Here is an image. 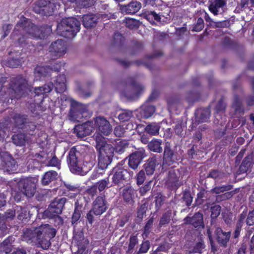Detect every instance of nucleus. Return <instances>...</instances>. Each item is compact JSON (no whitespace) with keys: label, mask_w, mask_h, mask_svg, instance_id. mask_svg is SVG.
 <instances>
[{"label":"nucleus","mask_w":254,"mask_h":254,"mask_svg":"<svg viewBox=\"0 0 254 254\" xmlns=\"http://www.w3.org/2000/svg\"><path fill=\"white\" fill-rule=\"evenodd\" d=\"M57 234V230L49 224H42L38 227L27 229L24 238L27 241H37L41 248L47 250L51 245V240Z\"/></svg>","instance_id":"1"},{"label":"nucleus","mask_w":254,"mask_h":254,"mask_svg":"<svg viewBox=\"0 0 254 254\" xmlns=\"http://www.w3.org/2000/svg\"><path fill=\"white\" fill-rule=\"evenodd\" d=\"M21 27L24 29L27 35L35 39H44L52 32L50 26L43 25L39 27L33 24L29 19L24 17H21L15 25V33Z\"/></svg>","instance_id":"2"},{"label":"nucleus","mask_w":254,"mask_h":254,"mask_svg":"<svg viewBox=\"0 0 254 254\" xmlns=\"http://www.w3.org/2000/svg\"><path fill=\"white\" fill-rule=\"evenodd\" d=\"M85 152L78 149L76 147H72L68 154L67 161L70 171L72 173L83 175L88 170L83 167Z\"/></svg>","instance_id":"3"},{"label":"nucleus","mask_w":254,"mask_h":254,"mask_svg":"<svg viewBox=\"0 0 254 254\" xmlns=\"http://www.w3.org/2000/svg\"><path fill=\"white\" fill-rule=\"evenodd\" d=\"M80 29V22L74 17L63 19L57 25V30L60 35L66 38H73Z\"/></svg>","instance_id":"4"},{"label":"nucleus","mask_w":254,"mask_h":254,"mask_svg":"<svg viewBox=\"0 0 254 254\" xmlns=\"http://www.w3.org/2000/svg\"><path fill=\"white\" fill-rule=\"evenodd\" d=\"M55 87V90L59 93L64 92L66 89V78L64 74L60 75L54 80V84L53 82H49L42 86L35 87L34 93L35 96H39L50 92Z\"/></svg>","instance_id":"5"},{"label":"nucleus","mask_w":254,"mask_h":254,"mask_svg":"<svg viewBox=\"0 0 254 254\" xmlns=\"http://www.w3.org/2000/svg\"><path fill=\"white\" fill-rule=\"evenodd\" d=\"M112 174V184L110 187H117L121 189L127 182V175L132 176L133 173L132 171H128L125 169L122 165L118 164L113 168Z\"/></svg>","instance_id":"6"},{"label":"nucleus","mask_w":254,"mask_h":254,"mask_svg":"<svg viewBox=\"0 0 254 254\" xmlns=\"http://www.w3.org/2000/svg\"><path fill=\"white\" fill-rule=\"evenodd\" d=\"M33 156L37 158L43 166L55 167L58 170L61 168V161L53 152L42 150L36 153Z\"/></svg>","instance_id":"7"},{"label":"nucleus","mask_w":254,"mask_h":254,"mask_svg":"<svg viewBox=\"0 0 254 254\" xmlns=\"http://www.w3.org/2000/svg\"><path fill=\"white\" fill-rule=\"evenodd\" d=\"M124 84L125 89L123 94L129 99H136L144 89L143 86L137 83L132 77H127Z\"/></svg>","instance_id":"8"},{"label":"nucleus","mask_w":254,"mask_h":254,"mask_svg":"<svg viewBox=\"0 0 254 254\" xmlns=\"http://www.w3.org/2000/svg\"><path fill=\"white\" fill-rule=\"evenodd\" d=\"M88 116L86 106L76 102L70 100V109L69 117L71 121L78 122L82 121V119Z\"/></svg>","instance_id":"9"},{"label":"nucleus","mask_w":254,"mask_h":254,"mask_svg":"<svg viewBox=\"0 0 254 254\" xmlns=\"http://www.w3.org/2000/svg\"><path fill=\"white\" fill-rule=\"evenodd\" d=\"M95 140L99 155L113 159L115 148L112 145L107 143L106 138L102 134L97 133L95 135Z\"/></svg>","instance_id":"10"},{"label":"nucleus","mask_w":254,"mask_h":254,"mask_svg":"<svg viewBox=\"0 0 254 254\" xmlns=\"http://www.w3.org/2000/svg\"><path fill=\"white\" fill-rule=\"evenodd\" d=\"M9 85L15 94L12 96L16 98H20L24 94L28 87L27 80L21 75L12 77Z\"/></svg>","instance_id":"11"},{"label":"nucleus","mask_w":254,"mask_h":254,"mask_svg":"<svg viewBox=\"0 0 254 254\" xmlns=\"http://www.w3.org/2000/svg\"><path fill=\"white\" fill-rule=\"evenodd\" d=\"M18 189L24 196L31 198L34 196L36 191L35 179L29 178L21 179L18 183Z\"/></svg>","instance_id":"12"},{"label":"nucleus","mask_w":254,"mask_h":254,"mask_svg":"<svg viewBox=\"0 0 254 254\" xmlns=\"http://www.w3.org/2000/svg\"><path fill=\"white\" fill-rule=\"evenodd\" d=\"M93 121L95 127L99 131V132H97L94 134V138L95 135L97 133H100V134L102 133L104 135H108L111 133L112 130V127L106 118L103 116H98L94 118Z\"/></svg>","instance_id":"13"},{"label":"nucleus","mask_w":254,"mask_h":254,"mask_svg":"<svg viewBox=\"0 0 254 254\" xmlns=\"http://www.w3.org/2000/svg\"><path fill=\"white\" fill-rule=\"evenodd\" d=\"M146 156V153L144 148H138L127 157L128 166L134 170L137 169L139 165L142 162L143 159Z\"/></svg>","instance_id":"14"},{"label":"nucleus","mask_w":254,"mask_h":254,"mask_svg":"<svg viewBox=\"0 0 254 254\" xmlns=\"http://www.w3.org/2000/svg\"><path fill=\"white\" fill-rule=\"evenodd\" d=\"M67 199L65 197L55 198L49 205L48 209L44 212L45 216H51L52 214H60Z\"/></svg>","instance_id":"15"},{"label":"nucleus","mask_w":254,"mask_h":254,"mask_svg":"<svg viewBox=\"0 0 254 254\" xmlns=\"http://www.w3.org/2000/svg\"><path fill=\"white\" fill-rule=\"evenodd\" d=\"M65 42L62 39H58L52 42L49 47V52L57 57L64 55L66 52Z\"/></svg>","instance_id":"16"},{"label":"nucleus","mask_w":254,"mask_h":254,"mask_svg":"<svg viewBox=\"0 0 254 254\" xmlns=\"http://www.w3.org/2000/svg\"><path fill=\"white\" fill-rule=\"evenodd\" d=\"M108 209L107 202L105 196H98L92 203L91 209L95 212V216L104 213Z\"/></svg>","instance_id":"17"},{"label":"nucleus","mask_w":254,"mask_h":254,"mask_svg":"<svg viewBox=\"0 0 254 254\" xmlns=\"http://www.w3.org/2000/svg\"><path fill=\"white\" fill-rule=\"evenodd\" d=\"M184 221L185 224H190L195 228L203 229L204 228L203 215L199 212L195 213L191 217L187 216L185 218Z\"/></svg>","instance_id":"18"},{"label":"nucleus","mask_w":254,"mask_h":254,"mask_svg":"<svg viewBox=\"0 0 254 254\" xmlns=\"http://www.w3.org/2000/svg\"><path fill=\"white\" fill-rule=\"evenodd\" d=\"M94 130L93 124L91 122L76 126L74 128V132L79 138H83L90 135Z\"/></svg>","instance_id":"19"},{"label":"nucleus","mask_w":254,"mask_h":254,"mask_svg":"<svg viewBox=\"0 0 254 254\" xmlns=\"http://www.w3.org/2000/svg\"><path fill=\"white\" fill-rule=\"evenodd\" d=\"M216 240L220 246L226 248L231 236L230 231H223L221 228L217 227L214 232Z\"/></svg>","instance_id":"20"},{"label":"nucleus","mask_w":254,"mask_h":254,"mask_svg":"<svg viewBox=\"0 0 254 254\" xmlns=\"http://www.w3.org/2000/svg\"><path fill=\"white\" fill-rule=\"evenodd\" d=\"M175 162L174 151L169 142H166L164 147L163 165L170 166Z\"/></svg>","instance_id":"21"},{"label":"nucleus","mask_w":254,"mask_h":254,"mask_svg":"<svg viewBox=\"0 0 254 254\" xmlns=\"http://www.w3.org/2000/svg\"><path fill=\"white\" fill-rule=\"evenodd\" d=\"M9 57L6 61L7 66L12 68H15L18 66L21 65L24 62V59L21 56V52L17 51H9Z\"/></svg>","instance_id":"22"},{"label":"nucleus","mask_w":254,"mask_h":254,"mask_svg":"<svg viewBox=\"0 0 254 254\" xmlns=\"http://www.w3.org/2000/svg\"><path fill=\"white\" fill-rule=\"evenodd\" d=\"M225 0H208V9L215 15L222 14L226 6Z\"/></svg>","instance_id":"23"},{"label":"nucleus","mask_w":254,"mask_h":254,"mask_svg":"<svg viewBox=\"0 0 254 254\" xmlns=\"http://www.w3.org/2000/svg\"><path fill=\"white\" fill-rule=\"evenodd\" d=\"M160 157L154 155L149 158L143 165V168L147 175H152L155 170L156 167L160 164Z\"/></svg>","instance_id":"24"},{"label":"nucleus","mask_w":254,"mask_h":254,"mask_svg":"<svg viewBox=\"0 0 254 254\" xmlns=\"http://www.w3.org/2000/svg\"><path fill=\"white\" fill-rule=\"evenodd\" d=\"M15 30L16 29L15 27L13 31L10 36L11 39L15 42H17L19 46L22 47L27 44L28 43L27 38L24 34H26L24 29L22 27L20 28L19 29L17 30L15 33H14Z\"/></svg>","instance_id":"25"},{"label":"nucleus","mask_w":254,"mask_h":254,"mask_svg":"<svg viewBox=\"0 0 254 254\" xmlns=\"http://www.w3.org/2000/svg\"><path fill=\"white\" fill-rule=\"evenodd\" d=\"M122 195L124 200L128 204L132 205L134 198L136 196V190L130 186H126L122 191Z\"/></svg>","instance_id":"26"},{"label":"nucleus","mask_w":254,"mask_h":254,"mask_svg":"<svg viewBox=\"0 0 254 254\" xmlns=\"http://www.w3.org/2000/svg\"><path fill=\"white\" fill-rule=\"evenodd\" d=\"M17 167L16 161L11 156L4 158L0 164V169L8 173L15 171Z\"/></svg>","instance_id":"27"},{"label":"nucleus","mask_w":254,"mask_h":254,"mask_svg":"<svg viewBox=\"0 0 254 254\" xmlns=\"http://www.w3.org/2000/svg\"><path fill=\"white\" fill-rule=\"evenodd\" d=\"M44 95H40L42 96L41 101L39 103H31L29 105V109L31 112L32 113L33 116H38L44 111H45L47 108V106L45 104V101L43 100Z\"/></svg>","instance_id":"28"},{"label":"nucleus","mask_w":254,"mask_h":254,"mask_svg":"<svg viewBox=\"0 0 254 254\" xmlns=\"http://www.w3.org/2000/svg\"><path fill=\"white\" fill-rule=\"evenodd\" d=\"M119 6L123 13L133 14L139 11L141 7V3L136 1H132L127 5H119Z\"/></svg>","instance_id":"29"},{"label":"nucleus","mask_w":254,"mask_h":254,"mask_svg":"<svg viewBox=\"0 0 254 254\" xmlns=\"http://www.w3.org/2000/svg\"><path fill=\"white\" fill-rule=\"evenodd\" d=\"M180 177V173L178 169H172L170 170L168 172L167 183L172 187L178 188L181 185L179 182Z\"/></svg>","instance_id":"30"},{"label":"nucleus","mask_w":254,"mask_h":254,"mask_svg":"<svg viewBox=\"0 0 254 254\" xmlns=\"http://www.w3.org/2000/svg\"><path fill=\"white\" fill-rule=\"evenodd\" d=\"M210 116V111L209 107L200 108L195 112V121L199 123L207 122Z\"/></svg>","instance_id":"31"},{"label":"nucleus","mask_w":254,"mask_h":254,"mask_svg":"<svg viewBox=\"0 0 254 254\" xmlns=\"http://www.w3.org/2000/svg\"><path fill=\"white\" fill-rule=\"evenodd\" d=\"M60 6V2L59 0H51V1L49 2L45 8L42 9L41 13L46 16L52 15Z\"/></svg>","instance_id":"32"},{"label":"nucleus","mask_w":254,"mask_h":254,"mask_svg":"<svg viewBox=\"0 0 254 254\" xmlns=\"http://www.w3.org/2000/svg\"><path fill=\"white\" fill-rule=\"evenodd\" d=\"M253 165V156L249 155L243 160L238 170V174L240 175L247 173Z\"/></svg>","instance_id":"33"},{"label":"nucleus","mask_w":254,"mask_h":254,"mask_svg":"<svg viewBox=\"0 0 254 254\" xmlns=\"http://www.w3.org/2000/svg\"><path fill=\"white\" fill-rule=\"evenodd\" d=\"M231 112H233L234 115H243L244 109L242 102L238 96H235L231 106Z\"/></svg>","instance_id":"34"},{"label":"nucleus","mask_w":254,"mask_h":254,"mask_svg":"<svg viewBox=\"0 0 254 254\" xmlns=\"http://www.w3.org/2000/svg\"><path fill=\"white\" fill-rule=\"evenodd\" d=\"M50 69L47 66H37L35 68L34 74L35 79L34 80L38 81L42 79L47 76H50L49 74Z\"/></svg>","instance_id":"35"},{"label":"nucleus","mask_w":254,"mask_h":254,"mask_svg":"<svg viewBox=\"0 0 254 254\" xmlns=\"http://www.w3.org/2000/svg\"><path fill=\"white\" fill-rule=\"evenodd\" d=\"M38 124L28 120L22 130L27 134L34 135L38 130Z\"/></svg>","instance_id":"36"},{"label":"nucleus","mask_w":254,"mask_h":254,"mask_svg":"<svg viewBox=\"0 0 254 254\" xmlns=\"http://www.w3.org/2000/svg\"><path fill=\"white\" fill-rule=\"evenodd\" d=\"M162 143V140L154 138L149 142L147 145V147L148 149L152 152L161 153L163 151Z\"/></svg>","instance_id":"37"},{"label":"nucleus","mask_w":254,"mask_h":254,"mask_svg":"<svg viewBox=\"0 0 254 254\" xmlns=\"http://www.w3.org/2000/svg\"><path fill=\"white\" fill-rule=\"evenodd\" d=\"M227 176V174L222 170L218 169H211L207 174L206 178H211L215 182L223 179Z\"/></svg>","instance_id":"38"},{"label":"nucleus","mask_w":254,"mask_h":254,"mask_svg":"<svg viewBox=\"0 0 254 254\" xmlns=\"http://www.w3.org/2000/svg\"><path fill=\"white\" fill-rule=\"evenodd\" d=\"M14 241L15 238L13 236H9L3 242L0 243V247L3 251L5 252V254H9L12 251Z\"/></svg>","instance_id":"39"},{"label":"nucleus","mask_w":254,"mask_h":254,"mask_svg":"<svg viewBox=\"0 0 254 254\" xmlns=\"http://www.w3.org/2000/svg\"><path fill=\"white\" fill-rule=\"evenodd\" d=\"M12 142L17 146L25 145L26 142H29V138L24 133H19L12 135Z\"/></svg>","instance_id":"40"},{"label":"nucleus","mask_w":254,"mask_h":254,"mask_svg":"<svg viewBox=\"0 0 254 254\" xmlns=\"http://www.w3.org/2000/svg\"><path fill=\"white\" fill-rule=\"evenodd\" d=\"M58 173L55 171H49L43 175L41 182L43 185L46 186L51 182L55 181L57 178Z\"/></svg>","instance_id":"41"},{"label":"nucleus","mask_w":254,"mask_h":254,"mask_svg":"<svg viewBox=\"0 0 254 254\" xmlns=\"http://www.w3.org/2000/svg\"><path fill=\"white\" fill-rule=\"evenodd\" d=\"M97 20V17L94 14L84 15L83 16V24L86 28H90L96 25Z\"/></svg>","instance_id":"42"},{"label":"nucleus","mask_w":254,"mask_h":254,"mask_svg":"<svg viewBox=\"0 0 254 254\" xmlns=\"http://www.w3.org/2000/svg\"><path fill=\"white\" fill-rule=\"evenodd\" d=\"M160 126L159 123L148 124L144 128L145 131L151 135H157L159 133Z\"/></svg>","instance_id":"43"},{"label":"nucleus","mask_w":254,"mask_h":254,"mask_svg":"<svg viewBox=\"0 0 254 254\" xmlns=\"http://www.w3.org/2000/svg\"><path fill=\"white\" fill-rule=\"evenodd\" d=\"M155 110V107L153 105L146 103L142 106L141 114L144 118L147 119L153 115Z\"/></svg>","instance_id":"44"},{"label":"nucleus","mask_w":254,"mask_h":254,"mask_svg":"<svg viewBox=\"0 0 254 254\" xmlns=\"http://www.w3.org/2000/svg\"><path fill=\"white\" fill-rule=\"evenodd\" d=\"M15 126L19 128L22 129L25 124L28 121L27 116L25 115L16 114L13 117Z\"/></svg>","instance_id":"45"},{"label":"nucleus","mask_w":254,"mask_h":254,"mask_svg":"<svg viewBox=\"0 0 254 254\" xmlns=\"http://www.w3.org/2000/svg\"><path fill=\"white\" fill-rule=\"evenodd\" d=\"M15 210L17 214V218L21 221L27 222L29 218V212L25 208L21 206H15Z\"/></svg>","instance_id":"46"},{"label":"nucleus","mask_w":254,"mask_h":254,"mask_svg":"<svg viewBox=\"0 0 254 254\" xmlns=\"http://www.w3.org/2000/svg\"><path fill=\"white\" fill-rule=\"evenodd\" d=\"M132 117V112L129 110H122L118 116L119 120L122 122L129 121Z\"/></svg>","instance_id":"47"},{"label":"nucleus","mask_w":254,"mask_h":254,"mask_svg":"<svg viewBox=\"0 0 254 254\" xmlns=\"http://www.w3.org/2000/svg\"><path fill=\"white\" fill-rule=\"evenodd\" d=\"M10 122L9 118L0 122V140L4 139L6 131L8 130Z\"/></svg>","instance_id":"48"},{"label":"nucleus","mask_w":254,"mask_h":254,"mask_svg":"<svg viewBox=\"0 0 254 254\" xmlns=\"http://www.w3.org/2000/svg\"><path fill=\"white\" fill-rule=\"evenodd\" d=\"M98 166L102 169H107L112 161V159L107 157L98 155Z\"/></svg>","instance_id":"49"},{"label":"nucleus","mask_w":254,"mask_h":254,"mask_svg":"<svg viewBox=\"0 0 254 254\" xmlns=\"http://www.w3.org/2000/svg\"><path fill=\"white\" fill-rule=\"evenodd\" d=\"M50 218L56 227L60 228L64 224V219L59 214H52L51 216H47Z\"/></svg>","instance_id":"50"},{"label":"nucleus","mask_w":254,"mask_h":254,"mask_svg":"<svg viewBox=\"0 0 254 254\" xmlns=\"http://www.w3.org/2000/svg\"><path fill=\"white\" fill-rule=\"evenodd\" d=\"M233 188L232 185L227 184L220 186L215 187L212 189L211 191L213 193L215 194H219L226 191H229Z\"/></svg>","instance_id":"51"},{"label":"nucleus","mask_w":254,"mask_h":254,"mask_svg":"<svg viewBox=\"0 0 254 254\" xmlns=\"http://www.w3.org/2000/svg\"><path fill=\"white\" fill-rule=\"evenodd\" d=\"M172 219V213L170 211H168L163 214L162 216L160 218V220L159 223V227H162L165 225L170 223L171 219Z\"/></svg>","instance_id":"52"},{"label":"nucleus","mask_w":254,"mask_h":254,"mask_svg":"<svg viewBox=\"0 0 254 254\" xmlns=\"http://www.w3.org/2000/svg\"><path fill=\"white\" fill-rule=\"evenodd\" d=\"M181 199L185 203L187 206H190L192 201V197L191 196L190 192L188 190H185L183 192V196Z\"/></svg>","instance_id":"53"},{"label":"nucleus","mask_w":254,"mask_h":254,"mask_svg":"<svg viewBox=\"0 0 254 254\" xmlns=\"http://www.w3.org/2000/svg\"><path fill=\"white\" fill-rule=\"evenodd\" d=\"M118 61L119 63L125 67H128L133 64H135L137 66L145 64V63L142 60H137L133 62H128L126 60L119 59Z\"/></svg>","instance_id":"54"},{"label":"nucleus","mask_w":254,"mask_h":254,"mask_svg":"<svg viewBox=\"0 0 254 254\" xmlns=\"http://www.w3.org/2000/svg\"><path fill=\"white\" fill-rule=\"evenodd\" d=\"M137 243L138 239L137 237L135 236H130L127 253L129 254H132L134 247Z\"/></svg>","instance_id":"55"},{"label":"nucleus","mask_w":254,"mask_h":254,"mask_svg":"<svg viewBox=\"0 0 254 254\" xmlns=\"http://www.w3.org/2000/svg\"><path fill=\"white\" fill-rule=\"evenodd\" d=\"M110 184L109 178L100 180L98 182L96 185L98 188V190L100 192L104 191L106 188H108V185Z\"/></svg>","instance_id":"56"},{"label":"nucleus","mask_w":254,"mask_h":254,"mask_svg":"<svg viewBox=\"0 0 254 254\" xmlns=\"http://www.w3.org/2000/svg\"><path fill=\"white\" fill-rule=\"evenodd\" d=\"M42 165L37 158H35V159H30L28 161L27 167L29 169L34 170L36 169L40 170Z\"/></svg>","instance_id":"57"},{"label":"nucleus","mask_w":254,"mask_h":254,"mask_svg":"<svg viewBox=\"0 0 254 254\" xmlns=\"http://www.w3.org/2000/svg\"><path fill=\"white\" fill-rule=\"evenodd\" d=\"M154 223V218H150L146 223L144 227L143 235L147 237L152 230Z\"/></svg>","instance_id":"58"},{"label":"nucleus","mask_w":254,"mask_h":254,"mask_svg":"<svg viewBox=\"0 0 254 254\" xmlns=\"http://www.w3.org/2000/svg\"><path fill=\"white\" fill-rule=\"evenodd\" d=\"M221 207L219 205H215L211 207L210 210L211 212V220H214L220 215L221 212Z\"/></svg>","instance_id":"59"},{"label":"nucleus","mask_w":254,"mask_h":254,"mask_svg":"<svg viewBox=\"0 0 254 254\" xmlns=\"http://www.w3.org/2000/svg\"><path fill=\"white\" fill-rule=\"evenodd\" d=\"M204 21L202 17H198L196 22L194 24V26L192 29L193 31L198 32L202 30L204 28Z\"/></svg>","instance_id":"60"},{"label":"nucleus","mask_w":254,"mask_h":254,"mask_svg":"<svg viewBox=\"0 0 254 254\" xmlns=\"http://www.w3.org/2000/svg\"><path fill=\"white\" fill-rule=\"evenodd\" d=\"M239 191V189H236L230 191H228L221 195L218 196V198H220L221 200H226L231 198L233 195L238 193Z\"/></svg>","instance_id":"61"},{"label":"nucleus","mask_w":254,"mask_h":254,"mask_svg":"<svg viewBox=\"0 0 254 254\" xmlns=\"http://www.w3.org/2000/svg\"><path fill=\"white\" fill-rule=\"evenodd\" d=\"M89 244V241L87 239H85L82 241L76 244L78 247V251H79L81 254L83 253L87 248Z\"/></svg>","instance_id":"62"},{"label":"nucleus","mask_w":254,"mask_h":254,"mask_svg":"<svg viewBox=\"0 0 254 254\" xmlns=\"http://www.w3.org/2000/svg\"><path fill=\"white\" fill-rule=\"evenodd\" d=\"M150 242L149 241L146 240L143 241L140 245V247L137 252L136 254H144L147 252L150 248Z\"/></svg>","instance_id":"63"},{"label":"nucleus","mask_w":254,"mask_h":254,"mask_svg":"<svg viewBox=\"0 0 254 254\" xmlns=\"http://www.w3.org/2000/svg\"><path fill=\"white\" fill-rule=\"evenodd\" d=\"M85 203V198L84 197H80L76 199L75 202L74 210L82 212L83 209V205Z\"/></svg>","instance_id":"64"}]
</instances>
